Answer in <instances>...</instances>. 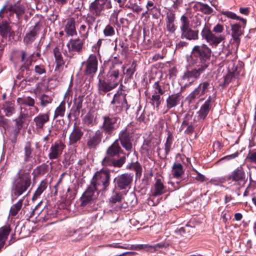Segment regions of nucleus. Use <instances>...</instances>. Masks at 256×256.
Wrapping results in <instances>:
<instances>
[{"instance_id":"2f4dec72","label":"nucleus","mask_w":256,"mask_h":256,"mask_svg":"<svg viewBox=\"0 0 256 256\" xmlns=\"http://www.w3.org/2000/svg\"><path fill=\"white\" fill-rule=\"evenodd\" d=\"M156 2L154 0H150L147 2L146 12L148 15L156 16L160 13V11L156 6Z\"/></svg>"},{"instance_id":"9d476101","label":"nucleus","mask_w":256,"mask_h":256,"mask_svg":"<svg viewBox=\"0 0 256 256\" xmlns=\"http://www.w3.org/2000/svg\"><path fill=\"white\" fill-rule=\"evenodd\" d=\"M201 36L202 39L205 40L210 46L214 47L216 46L224 38L222 35L216 36L213 34L210 28L206 24L202 30Z\"/></svg>"},{"instance_id":"774afa93","label":"nucleus","mask_w":256,"mask_h":256,"mask_svg":"<svg viewBox=\"0 0 256 256\" xmlns=\"http://www.w3.org/2000/svg\"><path fill=\"white\" fill-rule=\"evenodd\" d=\"M134 250H146L147 251L150 252V249L152 248V247L150 245L148 244H136L134 246Z\"/></svg>"},{"instance_id":"a19ab883","label":"nucleus","mask_w":256,"mask_h":256,"mask_svg":"<svg viewBox=\"0 0 256 256\" xmlns=\"http://www.w3.org/2000/svg\"><path fill=\"white\" fill-rule=\"evenodd\" d=\"M24 202V198L20 199L18 201L13 204L10 209V214L12 216H15L22 208Z\"/></svg>"},{"instance_id":"09e8293b","label":"nucleus","mask_w":256,"mask_h":256,"mask_svg":"<svg viewBox=\"0 0 256 256\" xmlns=\"http://www.w3.org/2000/svg\"><path fill=\"white\" fill-rule=\"evenodd\" d=\"M174 17H166V23L167 30L170 32H174L176 26L174 23Z\"/></svg>"},{"instance_id":"e433bc0d","label":"nucleus","mask_w":256,"mask_h":256,"mask_svg":"<svg viewBox=\"0 0 256 256\" xmlns=\"http://www.w3.org/2000/svg\"><path fill=\"white\" fill-rule=\"evenodd\" d=\"M172 174L174 178H180L184 174L182 165L178 162H174L172 166Z\"/></svg>"},{"instance_id":"4c0bfd02","label":"nucleus","mask_w":256,"mask_h":256,"mask_svg":"<svg viewBox=\"0 0 256 256\" xmlns=\"http://www.w3.org/2000/svg\"><path fill=\"white\" fill-rule=\"evenodd\" d=\"M48 186V182L46 180H44L41 181L38 188L34 192L32 200H34L38 198L41 194L44 192Z\"/></svg>"},{"instance_id":"423d86ee","label":"nucleus","mask_w":256,"mask_h":256,"mask_svg":"<svg viewBox=\"0 0 256 256\" xmlns=\"http://www.w3.org/2000/svg\"><path fill=\"white\" fill-rule=\"evenodd\" d=\"M103 122L100 126V130L106 135V138L111 136L114 130L118 128V120L120 118L118 116L112 114L106 115L102 116Z\"/></svg>"},{"instance_id":"c85d7f7f","label":"nucleus","mask_w":256,"mask_h":256,"mask_svg":"<svg viewBox=\"0 0 256 256\" xmlns=\"http://www.w3.org/2000/svg\"><path fill=\"white\" fill-rule=\"evenodd\" d=\"M1 109L6 116H10L16 111L15 102L14 100H8L4 102Z\"/></svg>"},{"instance_id":"13d9d810","label":"nucleus","mask_w":256,"mask_h":256,"mask_svg":"<svg viewBox=\"0 0 256 256\" xmlns=\"http://www.w3.org/2000/svg\"><path fill=\"white\" fill-rule=\"evenodd\" d=\"M197 8L206 14H210L212 11V8L206 4H197Z\"/></svg>"},{"instance_id":"6e6552de","label":"nucleus","mask_w":256,"mask_h":256,"mask_svg":"<svg viewBox=\"0 0 256 256\" xmlns=\"http://www.w3.org/2000/svg\"><path fill=\"white\" fill-rule=\"evenodd\" d=\"M110 105L116 114L120 113L124 108L127 110L129 108L126 99V94L122 92H118L114 95Z\"/></svg>"},{"instance_id":"a18cd8bd","label":"nucleus","mask_w":256,"mask_h":256,"mask_svg":"<svg viewBox=\"0 0 256 256\" xmlns=\"http://www.w3.org/2000/svg\"><path fill=\"white\" fill-rule=\"evenodd\" d=\"M40 100V105L42 107H46L51 104L52 101V98L51 96L43 94L38 97Z\"/></svg>"},{"instance_id":"f3484780","label":"nucleus","mask_w":256,"mask_h":256,"mask_svg":"<svg viewBox=\"0 0 256 256\" xmlns=\"http://www.w3.org/2000/svg\"><path fill=\"white\" fill-rule=\"evenodd\" d=\"M117 66L116 64L112 63L110 66L109 70L106 74L103 76L114 88L118 86L119 82L122 79V78H120L119 69Z\"/></svg>"},{"instance_id":"37998d69","label":"nucleus","mask_w":256,"mask_h":256,"mask_svg":"<svg viewBox=\"0 0 256 256\" xmlns=\"http://www.w3.org/2000/svg\"><path fill=\"white\" fill-rule=\"evenodd\" d=\"M82 122L84 124L88 126H92L96 124L94 120V116L90 112L87 113L84 116Z\"/></svg>"},{"instance_id":"2eb2a0df","label":"nucleus","mask_w":256,"mask_h":256,"mask_svg":"<svg viewBox=\"0 0 256 256\" xmlns=\"http://www.w3.org/2000/svg\"><path fill=\"white\" fill-rule=\"evenodd\" d=\"M85 66L84 74L93 76L98 70V61L96 56L94 54H90L88 60L82 62Z\"/></svg>"},{"instance_id":"473e14b6","label":"nucleus","mask_w":256,"mask_h":256,"mask_svg":"<svg viewBox=\"0 0 256 256\" xmlns=\"http://www.w3.org/2000/svg\"><path fill=\"white\" fill-rule=\"evenodd\" d=\"M28 114H25L22 110V108H21V111L20 112V115L16 119V128L15 131L18 134L20 130L22 129L23 124H24V120L26 118L28 117Z\"/></svg>"},{"instance_id":"a878e982","label":"nucleus","mask_w":256,"mask_h":256,"mask_svg":"<svg viewBox=\"0 0 256 256\" xmlns=\"http://www.w3.org/2000/svg\"><path fill=\"white\" fill-rule=\"evenodd\" d=\"M50 120V112L40 113L36 116L34 121L38 130L43 129L44 124Z\"/></svg>"},{"instance_id":"cd10ccee","label":"nucleus","mask_w":256,"mask_h":256,"mask_svg":"<svg viewBox=\"0 0 256 256\" xmlns=\"http://www.w3.org/2000/svg\"><path fill=\"white\" fill-rule=\"evenodd\" d=\"M84 42L80 38L70 39L66 44L69 52H80L82 50Z\"/></svg>"},{"instance_id":"9b49d317","label":"nucleus","mask_w":256,"mask_h":256,"mask_svg":"<svg viewBox=\"0 0 256 256\" xmlns=\"http://www.w3.org/2000/svg\"><path fill=\"white\" fill-rule=\"evenodd\" d=\"M118 142H120L123 148L129 152L132 149L133 134L127 128L121 130L118 134Z\"/></svg>"},{"instance_id":"ddd939ff","label":"nucleus","mask_w":256,"mask_h":256,"mask_svg":"<svg viewBox=\"0 0 256 256\" xmlns=\"http://www.w3.org/2000/svg\"><path fill=\"white\" fill-rule=\"evenodd\" d=\"M133 180V174L130 173H124L116 176L114 180L115 187L120 190H126L129 188Z\"/></svg>"},{"instance_id":"49530a36","label":"nucleus","mask_w":256,"mask_h":256,"mask_svg":"<svg viewBox=\"0 0 256 256\" xmlns=\"http://www.w3.org/2000/svg\"><path fill=\"white\" fill-rule=\"evenodd\" d=\"M161 95L152 94V97L150 98V103L152 105L156 106V110H158L159 106L161 104Z\"/></svg>"},{"instance_id":"c9c22d12","label":"nucleus","mask_w":256,"mask_h":256,"mask_svg":"<svg viewBox=\"0 0 256 256\" xmlns=\"http://www.w3.org/2000/svg\"><path fill=\"white\" fill-rule=\"evenodd\" d=\"M18 102L20 104L26 105L29 106H34L36 112H39L38 108L34 106L35 100L30 96H25L22 98H18Z\"/></svg>"},{"instance_id":"4d7b16f0","label":"nucleus","mask_w":256,"mask_h":256,"mask_svg":"<svg viewBox=\"0 0 256 256\" xmlns=\"http://www.w3.org/2000/svg\"><path fill=\"white\" fill-rule=\"evenodd\" d=\"M153 92L152 94H160L161 96L164 94V90L162 86L160 84L158 81L156 82L152 85Z\"/></svg>"},{"instance_id":"a211bd4d","label":"nucleus","mask_w":256,"mask_h":256,"mask_svg":"<svg viewBox=\"0 0 256 256\" xmlns=\"http://www.w3.org/2000/svg\"><path fill=\"white\" fill-rule=\"evenodd\" d=\"M24 8L23 6L19 3L12 4L9 2L6 4L1 8V16L3 14L9 12L10 16L16 14V16H20L24 14Z\"/></svg>"},{"instance_id":"603ef678","label":"nucleus","mask_w":256,"mask_h":256,"mask_svg":"<svg viewBox=\"0 0 256 256\" xmlns=\"http://www.w3.org/2000/svg\"><path fill=\"white\" fill-rule=\"evenodd\" d=\"M136 62L134 61H133L130 68L126 70V72H125L124 71V74H126L128 78H131L136 71ZM122 68L123 70H124V67L122 66Z\"/></svg>"},{"instance_id":"f704fd0d","label":"nucleus","mask_w":256,"mask_h":256,"mask_svg":"<svg viewBox=\"0 0 256 256\" xmlns=\"http://www.w3.org/2000/svg\"><path fill=\"white\" fill-rule=\"evenodd\" d=\"M166 188L160 178L156 180L154 184V190L152 192V196H160L166 192Z\"/></svg>"},{"instance_id":"f257e3e1","label":"nucleus","mask_w":256,"mask_h":256,"mask_svg":"<svg viewBox=\"0 0 256 256\" xmlns=\"http://www.w3.org/2000/svg\"><path fill=\"white\" fill-rule=\"evenodd\" d=\"M212 53L211 49L206 44L194 46L191 54L186 56L188 66L194 67L198 65L207 69L210 64Z\"/></svg>"},{"instance_id":"c03bdc74","label":"nucleus","mask_w":256,"mask_h":256,"mask_svg":"<svg viewBox=\"0 0 256 256\" xmlns=\"http://www.w3.org/2000/svg\"><path fill=\"white\" fill-rule=\"evenodd\" d=\"M1 36L6 38L8 35L10 37L13 34L14 32L11 31L9 24L7 23L1 24Z\"/></svg>"},{"instance_id":"58836bf2","label":"nucleus","mask_w":256,"mask_h":256,"mask_svg":"<svg viewBox=\"0 0 256 256\" xmlns=\"http://www.w3.org/2000/svg\"><path fill=\"white\" fill-rule=\"evenodd\" d=\"M32 150L31 142H26L24 146V160L25 162H29L32 158Z\"/></svg>"},{"instance_id":"3c124183","label":"nucleus","mask_w":256,"mask_h":256,"mask_svg":"<svg viewBox=\"0 0 256 256\" xmlns=\"http://www.w3.org/2000/svg\"><path fill=\"white\" fill-rule=\"evenodd\" d=\"M127 169L134 170L136 172V175L141 174L142 172V168L141 165L138 162H132L126 166Z\"/></svg>"},{"instance_id":"0eeeda50","label":"nucleus","mask_w":256,"mask_h":256,"mask_svg":"<svg viewBox=\"0 0 256 256\" xmlns=\"http://www.w3.org/2000/svg\"><path fill=\"white\" fill-rule=\"evenodd\" d=\"M102 190H97L96 187L90 182L85 192L82 194L80 198V206H85L89 204L92 201L96 200L100 192Z\"/></svg>"},{"instance_id":"79ce46f5","label":"nucleus","mask_w":256,"mask_h":256,"mask_svg":"<svg viewBox=\"0 0 256 256\" xmlns=\"http://www.w3.org/2000/svg\"><path fill=\"white\" fill-rule=\"evenodd\" d=\"M66 102L62 100L59 106L56 108L54 111V118H56L58 116L62 117L64 115L66 110Z\"/></svg>"},{"instance_id":"bf43d9fd","label":"nucleus","mask_w":256,"mask_h":256,"mask_svg":"<svg viewBox=\"0 0 256 256\" xmlns=\"http://www.w3.org/2000/svg\"><path fill=\"white\" fill-rule=\"evenodd\" d=\"M246 160L249 162L256 164V149L249 151Z\"/></svg>"},{"instance_id":"7c9ffc66","label":"nucleus","mask_w":256,"mask_h":256,"mask_svg":"<svg viewBox=\"0 0 256 256\" xmlns=\"http://www.w3.org/2000/svg\"><path fill=\"white\" fill-rule=\"evenodd\" d=\"M64 31L68 36H73L77 34L75 27V20L73 18L68 20L65 26Z\"/></svg>"},{"instance_id":"ea45409f","label":"nucleus","mask_w":256,"mask_h":256,"mask_svg":"<svg viewBox=\"0 0 256 256\" xmlns=\"http://www.w3.org/2000/svg\"><path fill=\"white\" fill-rule=\"evenodd\" d=\"M54 54L56 64V68H59L64 64V62L61 52L58 47H56L54 49Z\"/></svg>"},{"instance_id":"7ed1b4c3","label":"nucleus","mask_w":256,"mask_h":256,"mask_svg":"<svg viewBox=\"0 0 256 256\" xmlns=\"http://www.w3.org/2000/svg\"><path fill=\"white\" fill-rule=\"evenodd\" d=\"M110 181V170L108 167L103 166L94 173L90 182L96 187L97 190L105 192L108 188Z\"/></svg>"},{"instance_id":"de8ad7c7","label":"nucleus","mask_w":256,"mask_h":256,"mask_svg":"<svg viewBox=\"0 0 256 256\" xmlns=\"http://www.w3.org/2000/svg\"><path fill=\"white\" fill-rule=\"evenodd\" d=\"M173 142V136L170 132L168 133V136L166 138V142L164 144V150L166 156H167L171 148V146Z\"/></svg>"},{"instance_id":"0e129e2a","label":"nucleus","mask_w":256,"mask_h":256,"mask_svg":"<svg viewBox=\"0 0 256 256\" xmlns=\"http://www.w3.org/2000/svg\"><path fill=\"white\" fill-rule=\"evenodd\" d=\"M34 70V72L38 75H41L46 73L45 66L43 64L35 66Z\"/></svg>"},{"instance_id":"1a4fd4ad","label":"nucleus","mask_w":256,"mask_h":256,"mask_svg":"<svg viewBox=\"0 0 256 256\" xmlns=\"http://www.w3.org/2000/svg\"><path fill=\"white\" fill-rule=\"evenodd\" d=\"M201 36L202 39L205 40L210 46L214 47L216 46L224 38L222 35L216 36L213 34L210 28L206 24L202 30Z\"/></svg>"},{"instance_id":"864d4df0","label":"nucleus","mask_w":256,"mask_h":256,"mask_svg":"<svg viewBox=\"0 0 256 256\" xmlns=\"http://www.w3.org/2000/svg\"><path fill=\"white\" fill-rule=\"evenodd\" d=\"M182 26L180 30L182 32L188 30L190 26V20L188 19V17H181Z\"/></svg>"},{"instance_id":"680f3d73","label":"nucleus","mask_w":256,"mask_h":256,"mask_svg":"<svg viewBox=\"0 0 256 256\" xmlns=\"http://www.w3.org/2000/svg\"><path fill=\"white\" fill-rule=\"evenodd\" d=\"M10 120L4 118V116H1V126L4 128L6 130H8L10 127Z\"/></svg>"},{"instance_id":"20e7f679","label":"nucleus","mask_w":256,"mask_h":256,"mask_svg":"<svg viewBox=\"0 0 256 256\" xmlns=\"http://www.w3.org/2000/svg\"><path fill=\"white\" fill-rule=\"evenodd\" d=\"M18 178L12 188V194L18 197L24 194L31 184V176L30 172H24L22 170L18 172Z\"/></svg>"},{"instance_id":"4468645a","label":"nucleus","mask_w":256,"mask_h":256,"mask_svg":"<svg viewBox=\"0 0 256 256\" xmlns=\"http://www.w3.org/2000/svg\"><path fill=\"white\" fill-rule=\"evenodd\" d=\"M112 7L110 0H95L91 3L90 12L96 16L103 14L102 11L104 8H110Z\"/></svg>"},{"instance_id":"c756f323","label":"nucleus","mask_w":256,"mask_h":256,"mask_svg":"<svg viewBox=\"0 0 256 256\" xmlns=\"http://www.w3.org/2000/svg\"><path fill=\"white\" fill-rule=\"evenodd\" d=\"M83 96H78L74 100V104L72 107V110L74 112V116L75 118L78 116L80 114V110L82 108Z\"/></svg>"},{"instance_id":"f03ea898","label":"nucleus","mask_w":256,"mask_h":256,"mask_svg":"<svg viewBox=\"0 0 256 256\" xmlns=\"http://www.w3.org/2000/svg\"><path fill=\"white\" fill-rule=\"evenodd\" d=\"M122 153L123 150L120 146L118 140H115L106 150V156L102 160V165L104 167L121 168L126 162V157L122 156L118 159L114 157Z\"/></svg>"},{"instance_id":"5fc2aeb1","label":"nucleus","mask_w":256,"mask_h":256,"mask_svg":"<svg viewBox=\"0 0 256 256\" xmlns=\"http://www.w3.org/2000/svg\"><path fill=\"white\" fill-rule=\"evenodd\" d=\"M210 86V80H208L200 84L198 87L200 88V90L201 94L204 95L208 91Z\"/></svg>"},{"instance_id":"338daca9","label":"nucleus","mask_w":256,"mask_h":256,"mask_svg":"<svg viewBox=\"0 0 256 256\" xmlns=\"http://www.w3.org/2000/svg\"><path fill=\"white\" fill-rule=\"evenodd\" d=\"M42 202H40L35 207L34 209H31V210L29 212V214H26L25 218L27 220H30V218L33 217L34 215H35L36 212L38 210V208L40 206Z\"/></svg>"},{"instance_id":"8fccbe9b","label":"nucleus","mask_w":256,"mask_h":256,"mask_svg":"<svg viewBox=\"0 0 256 256\" xmlns=\"http://www.w3.org/2000/svg\"><path fill=\"white\" fill-rule=\"evenodd\" d=\"M201 94L200 88H196L187 97V100L189 102H192L196 98H198Z\"/></svg>"},{"instance_id":"dca6fc26","label":"nucleus","mask_w":256,"mask_h":256,"mask_svg":"<svg viewBox=\"0 0 256 256\" xmlns=\"http://www.w3.org/2000/svg\"><path fill=\"white\" fill-rule=\"evenodd\" d=\"M227 179L228 180L234 182V184L239 187L244 186L246 182L244 168L241 166L238 167L228 176Z\"/></svg>"},{"instance_id":"412c9836","label":"nucleus","mask_w":256,"mask_h":256,"mask_svg":"<svg viewBox=\"0 0 256 256\" xmlns=\"http://www.w3.org/2000/svg\"><path fill=\"white\" fill-rule=\"evenodd\" d=\"M98 93L100 95L104 96L106 93L114 88L112 85L102 75L100 74L98 76Z\"/></svg>"},{"instance_id":"f8f14e48","label":"nucleus","mask_w":256,"mask_h":256,"mask_svg":"<svg viewBox=\"0 0 256 256\" xmlns=\"http://www.w3.org/2000/svg\"><path fill=\"white\" fill-rule=\"evenodd\" d=\"M194 66V68L191 70L188 69L184 72L182 78V80L188 82L190 84L198 79L200 75L206 70L198 65H195Z\"/></svg>"},{"instance_id":"aec40b11","label":"nucleus","mask_w":256,"mask_h":256,"mask_svg":"<svg viewBox=\"0 0 256 256\" xmlns=\"http://www.w3.org/2000/svg\"><path fill=\"white\" fill-rule=\"evenodd\" d=\"M66 148V145L61 141H56L52 144L50 148L48 154L50 160H54L58 158L62 154L64 150Z\"/></svg>"},{"instance_id":"4be33fe9","label":"nucleus","mask_w":256,"mask_h":256,"mask_svg":"<svg viewBox=\"0 0 256 256\" xmlns=\"http://www.w3.org/2000/svg\"><path fill=\"white\" fill-rule=\"evenodd\" d=\"M214 102V98L210 96L201 106L200 110L197 112L199 120L203 121L206 118L212 108V103Z\"/></svg>"},{"instance_id":"5701e85b","label":"nucleus","mask_w":256,"mask_h":256,"mask_svg":"<svg viewBox=\"0 0 256 256\" xmlns=\"http://www.w3.org/2000/svg\"><path fill=\"white\" fill-rule=\"evenodd\" d=\"M183 96L181 92H178L169 95L166 99V108L164 114L170 110L176 107L180 103Z\"/></svg>"},{"instance_id":"69168bd1","label":"nucleus","mask_w":256,"mask_h":256,"mask_svg":"<svg viewBox=\"0 0 256 256\" xmlns=\"http://www.w3.org/2000/svg\"><path fill=\"white\" fill-rule=\"evenodd\" d=\"M104 33L106 36H112L114 34V29L112 26L108 25L104 29Z\"/></svg>"},{"instance_id":"39448f33","label":"nucleus","mask_w":256,"mask_h":256,"mask_svg":"<svg viewBox=\"0 0 256 256\" xmlns=\"http://www.w3.org/2000/svg\"><path fill=\"white\" fill-rule=\"evenodd\" d=\"M86 147L90 150H96L102 142L103 132L100 130H93L92 129L86 130Z\"/></svg>"},{"instance_id":"6e6d98bb","label":"nucleus","mask_w":256,"mask_h":256,"mask_svg":"<svg viewBox=\"0 0 256 256\" xmlns=\"http://www.w3.org/2000/svg\"><path fill=\"white\" fill-rule=\"evenodd\" d=\"M122 195L118 192H115L110 198V204H114L118 202H122Z\"/></svg>"},{"instance_id":"bb28decb","label":"nucleus","mask_w":256,"mask_h":256,"mask_svg":"<svg viewBox=\"0 0 256 256\" xmlns=\"http://www.w3.org/2000/svg\"><path fill=\"white\" fill-rule=\"evenodd\" d=\"M39 22H37L34 26L30 28V30L25 36L24 41L26 44L32 42L36 39L40 31Z\"/></svg>"},{"instance_id":"b1692460","label":"nucleus","mask_w":256,"mask_h":256,"mask_svg":"<svg viewBox=\"0 0 256 256\" xmlns=\"http://www.w3.org/2000/svg\"><path fill=\"white\" fill-rule=\"evenodd\" d=\"M84 132L79 126H74L73 130L69 136V144L76 146L78 144L80 141Z\"/></svg>"},{"instance_id":"393cba45","label":"nucleus","mask_w":256,"mask_h":256,"mask_svg":"<svg viewBox=\"0 0 256 256\" xmlns=\"http://www.w3.org/2000/svg\"><path fill=\"white\" fill-rule=\"evenodd\" d=\"M12 229L9 224H6L1 227V248L6 244L5 248L14 242V236L11 237L10 240L6 244L5 240H6L8 236L9 235Z\"/></svg>"},{"instance_id":"6ab92c4d","label":"nucleus","mask_w":256,"mask_h":256,"mask_svg":"<svg viewBox=\"0 0 256 256\" xmlns=\"http://www.w3.org/2000/svg\"><path fill=\"white\" fill-rule=\"evenodd\" d=\"M246 23V20L243 18L240 19V22L231 24L232 28V36L233 38L234 42L237 46H238L240 39V36L243 34L242 28H244Z\"/></svg>"},{"instance_id":"052dcab7","label":"nucleus","mask_w":256,"mask_h":256,"mask_svg":"<svg viewBox=\"0 0 256 256\" xmlns=\"http://www.w3.org/2000/svg\"><path fill=\"white\" fill-rule=\"evenodd\" d=\"M110 207L112 208V210L118 212L121 211L122 208H125L126 206V204H122V202H118L114 204H110Z\"/></svg>"},{"instance_id":"e2e57ef3","label":"nucleus","mask_w":256,"mask_h":256,"mask_svg":"<svg viewBox=\"0 0 256 256\" xmlns=\"http://www.w3.org/2000/svg\"><path fill=\"white\" fill-rule=\"evenodd\" d=\"M190 27L194 28L200 26L201 21L198 17H190Z\"/></svg>"},{"instance_id":"72a5a7b5","label":"nucleus","mask_w":256,"mask_h":256,"mask_svg":"<svg viewBox=\"0 0 256 256\" xmlns=\"http://www.w3.org/2000/svg\"><path fill=\"white\" fill-rule=\"evenodd\" d=\"M198 30H192L191 28L182 32V38L188 40H196L198 38Z\"/></svg>"}]
</instances>
